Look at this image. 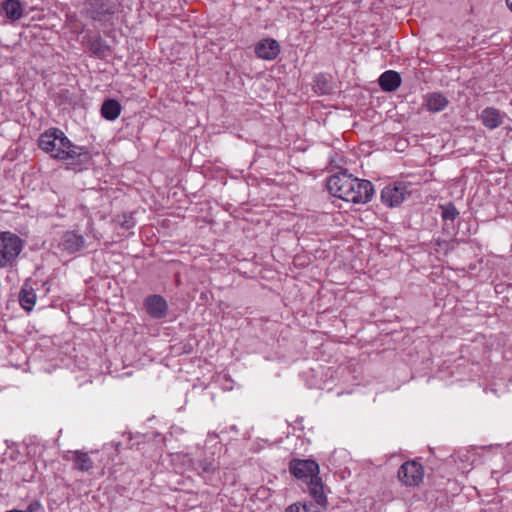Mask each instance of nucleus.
<instances>
[{"instance_id": "1", "label": "nucleus", "mask_w": 512, "mask_h": 512, "mask_svg": "<svg viewBox=\"0 0 512 512\" xmlns=\"http://www.w3.org/2000/svg\"><path fill=\"white\" fill-rule=\"evenodd\" d=\"M38 146L52 158L66 161L69 165L80 166L91 160L88 150L72 144L64 132L57 128H51L42 133Z\"/></svg>"}, {"instance_id": "2", "label": "nucleus", "mask_w": 512, "mask_h": 512, "mask_svg": "<svg viewBox=\"0 0 512 512\" xmlns=\"http://www.w3.org/2000/svg\"><path fill=\"white\" fill-rule=\"evenodd\" d=\"M24 248V241L12 232L0 233V268L11 267Z\"/></svg>"}, {"instance_id": "3", "label": "nucleus", "mask_w": 512, "mask_h": 512, "mask_svg": "<svg viewBox=\"0 0 512 512\" xmlns=\"http://www.w3.org/2000/svg\"><path fill=\"white\" fill-rule=\"evenodd\" d=\"M358 185V178L347 171H340L328 177L326 186L329 193L341 200H345L346 195L352 190L353 185Z\"/></svg>"}, {"instance_id": "4", "label": "nucleus", "mask_w": 512, "mask_h": 512, "mask_svg": "<svg viewBox=\"0 0 512 512\" xmlns=\"http://www.w3.org/2000/svg\"><path fill=\"white\" fill-rule=\"evenodd\" d=\"M116 0H90L87 14L95 21L105 22L115 13Z\"/></svg>"}, {"instance_id": "5", "label": "nucleus", "mask_w": 512, "mask_h": 512, "mask_svg": "<svg viewBox=\"0 0 512 512\" xmlns=\"http://www.w3.org/2000/svg\"><path fill=\"white\" fill-rule=\"evenodd\" d=\"M424 469L420 463L411 460L403 463L398 470V479L406 486H416L422 482Z\"/></svg>"}, {"instance_id": "6", "label": "nucleus", "mask_w": 512, "mask_h": 512, "mask_svg": "<svg viewBox=\"0 0 512 512\" xmlns=\"http://www.w3.org/2000/svg\"><path fill=\"white\" fill-rule=\"evenodd\" d=\"M289 470L292 475L306 482L319 474V466L314 460L293 459L289 463Z\"/></svg>"}, {"instance_id": "7", "label": "nucleus", "mask_w": 512, "mask_h": 512, "mask_svg": "<svg viewBox=\"0 0 512 512\" xmlns=\"http://www.w3.org/2000/svg\"><path fill=\"white\" fill-rule=\"evenodd\" d=\"M346 195L344 201L355 204H364L371 200L374 188L370 181L358 179V185H353L352 190Z\"/></svg>"}, {"instance_id": "8", "label": "nucleus", "mask_w": 512, "mask_h": 512, "mask_svg": "<svg viewBox=\"0 0 512 512\" xmlns=\"http://www.w3.org/2000/svg\"><path fill=\"white\" fill-rule=\"evenodd\" d=\"M408 194L407 185L402 182L386 186L381 192V200L384 204L393 207L403 202Z\"/></svg>"}, {"instance_id": "9", "label": "nucleus", "mask_w": 512, "mask_h": 512, "mask_svg": "<svg viewBox=\"0 0 512 512\" xmlns=\"http://www.w3.org/2000/svg\"><path fill=\"white\" fill-rule=\"evenodd\" d=\"M97 453L91 452H83V451H73L71 455L67 457V460L72 461L73 468L80 472H90V470L96 465L95 456Z\"/></svg>"}, {"instance_id": "10", "label": "nucleus", "mask_w": 512, "mask_h": 512, "mask_svg": "<svg viewBox=\"0 0 512 512\" xmlns=\"http://www.w3.org/2000/svg\"><path fill=\"white\" fill-rule=\"evenodd\" d=\"M146 312L155 319L164 318L167 314L168 305L160 295H150L144 301Z\"/></svg>"}, {"instance_id": "11", "label": "nucleus", "mask_w": 512, "mask_h": 512, "mask_svg": "<svg viewBox=\"0 0 512 512\" xmlns=\"http://www.w3.org/2000/svg\"><path fill=\"white\" fill-rule=\"evenodd\" d=\"M256 55L265 60H273L280 53V46L276 40L263 39L255 47Z\"/></svg>"}, {"instance_id": "12", "label": "nucleus", "mask_w": 512, "mask_h": 512, "mask_svg": "<svg viewBox=\"0 0 512 512\" xmlns=\"http://www.w3.org/2000/svg\"><path fill=\"white\" fill-rule=\"evenodd\" d=\"M308 491L312 498L315 500L316 505L325 509L327 507L328 501L327 496L324 493V485L321 478L317 475L312 477L311 480L307 482Z\"/></svg>"}, {"instance_id": "13", "label": "nucleus", "mask_w": 512, "mask_h": 512, "mask_svg": "<svg viewBox=\"0 0 512 512\" xmlns=\"http://www.w3.org/2000/svg\"><path fill=\"white\" fill-rule=\"evenodd\" d=\"M504 116L505 114L500 110L494 107H487L482 110L480 120L486 128L493 130L503 124Z\"/></svg>"}, {"instance_id": "14", "label": "nucleus", "mask_w": 512, "mask_h": 512, "mask_svg": "<svg viewBox=\"0 0 512 512\" xmlns=\"http://www.w3.org/2000/svg\"><path fill=\"white\" fill-rule=\"evenodd\" d=\"M378 82L383 91L393 92L400 87L401 77L396 71L388 70L381 74Z\"/></svg>"}, {"instance_id": "15", "label": "nucleus", "mask_w": 512, "mask_h": 512, "mask_svg": "<svg viewBox=\"0 0 512 512\" xmlns=\"http://www.w3.org/2000/svg\"><path fill=\"white\" fill-rule=\"evenodd\" d=\"M1 9L12 22L19 20L24 14V8L20 0H5L1 3Z\"/></svg>"}, {"instance_id": "16", "label": "nucleus", "mask_w": 512, "mask_h": 512, "mask_svg": "<svg viewBox=\"0 0 512 512\" xmlns=\"http://www.w3.org/2000/svg\"><path fill=\"white\" fill-rule=\"evenodd\" d=\"M61 246L63 250L69 253H75L82 249L84 246V239L82 236L74 233V232H66L61 241Z\"/></svg>"}, {"instance_id": "17", "label": "nucleus", "mask_w": 512, "mask_h": 512, "mask_svg": "<svg viewBox=\"0 0 512 512\" xmlns=\"http://www.w3.org/2000/svg\"><path fill=\"white\" fill-rule=\"evenodd\" d=\"M448 104V99L441 93L434 92L426 96V106L431 112L443 111Z\"/></svg>"}, {"instance_id": "18", "label": "nucleus", "mask_w": 512, "mask_h": 512, "mask_svg": "<svg viewBox=\"0 0 512 512\" xmlns=\"http://www.w3.org/2000/svg\"><path fill=\"white\" fill-rule=\"evenodd\" d=\"M121 105L115 99H107L101 106V115L109 121L117 119L121 113Z\"/></svg>"}, {"instance_id": "19", "label": "nucleus", "mask_w": 512, "mask_h": 512, "mask_svg": "<svg viewBox=\"0 0 512 512\" xmlns=\"http://www.w3.org/2000/svg\"><path fill=\"white\" fill-rule=\"evenodd\" d=\"M19 301L22 308L26 311L30 312L33 309L36 302V295L32 287L28 285L23 286L19 293Z\"/></svg>"}, {"instance_id": "20", "label": "nucleus", "mask_w": 512, "mask_h": 512, "mask_svg": "<svg viewBox=\"0 0 512 512\" xmlns=\"http://www.w3.org/2000/svg\"><path fill=\"white\" fill-rule=\"evenodd\" d=\"M285 512H321L320 508L311 501L297 502L288 506Z\"/></svg>"}, {"instance_id": "21", "label": "nucleus", "mask_w": 512, "mask_h": 512, "mask_svg": "<svg viewBox=\"0 0 512 512\" xmlns=\"http://www.w3.org/2000/svg\"><path fill=\"white\" fill-rule=\"evenodd\" d=\"M198 468L202 473L213 474L216 470H218L219 466L213 454H211L199 460Z\"/></svg>"}, {"instance_id": "22", "label": "nucleus", "mask_w": 512, "mask_h": 512, "mask_svg": "<svg viewBox=\"0 0 512 512\" xmlns=\"http://www.w3.org/2000/svg\"><path fill=\"white\" fill-rule=\"evenodd\" d=\"M441 216L445 222V225H447V222L450 221L451 223L454 222V220L458 217L459 212L452 203H448L446 205H441Z\"/></svg>"}, {"instance_id": "23", "label": "nucleus", "mask_w": 512, "mask_h": 512, "mask_svg": "<svg viewBox=\"0 0 512 512\" xmlns=\"http://www.w3.org/2000/svg\"><path fill=\"white\" fill-rule=\"evenodd\" d=\"M90 50L94 55L101 56L104 54L105 47L100 37H95L90 41Z\"/></svg>"}, {"instance_id": "24", "label": "nucleus", "mask_w": 512, "mask_h": 512, "mask_svg": "<svg viewBox=\"0 0 512 512\" xmlns=\"http://www.w3.org/2000/svg\"><path fill=\"white\" fill-rule=\"evenodd\" d=\"M118 222L120 226L124 229H130L135 225L134 218L132 214H123L119 216Z\"/></svg>"}, {"instance_id": "25", "label": "nucleus", "mask_w": 512, "mask_h": 512, "mask_svg": "<svg viewBox=\"0 0 512 512\" xmlns=\"http://www.w3.org/2000/svg\"><path fill=\"white\" fill-rule=\"evenodd\" d=\"M41 509V504L39 503V501H32L29 503V505L27 506L26 510H22V512H37Z\"/></svg>"}, {"instance_id": "26", "label": "nucleus", "mask_w": 512, "mask_h": 512, "mask_svg": "<svg viewBox=\"0 0 512 512\" xmlns=\"http://www.w3.org/2000/svg\"><path fill=\"white\" fill-rule=\"evenodd\" d=\"M506 3H507V6L510 8V10L512 11V0H506Z\"/></svg>"}]
</instances>
